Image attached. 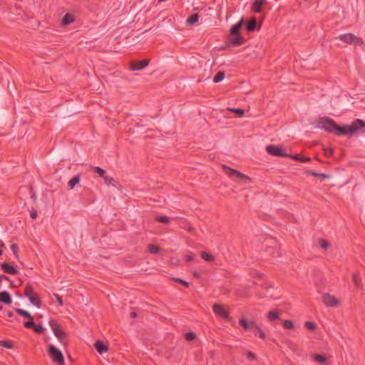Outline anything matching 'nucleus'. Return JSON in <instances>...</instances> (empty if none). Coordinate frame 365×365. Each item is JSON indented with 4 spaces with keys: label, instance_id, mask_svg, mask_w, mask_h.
Segmentation results:
<instances>
[{
    "label": "nucleus",
    "instance_id": "f257e3e1",
    "mask_svg": "<svg viewBox=\"0 0 365 365\" xmlns=\"http://www.w3.org/2000/svg\"><path fill=\"white\" fill-rule=\"evenodd\" d=\"M243 24V19H241L230 29V46H239L244 43L245 38L241 34Z\"/></svg>",
    "mask_w": 365,
    "mask_h": 365
},
{
    "label": "nucleus",
    "instance_id": "f03ea898",
    "mask_svg": "<svg viewBox=\"0 0 365 365\" xmlns=\"http://www.w3.org/2000/svg\"><path fill=\"white\" fill-rule=\"evenodd\" d=\"M341 133L344 135H354L364 133L365 123L360 119H356L351 125L342 126Z\"/></svg>",
    "mask_w": 365,
    "mask_h": 365
},
{
    "label": "nucleus",
    "instance_id": "7ed1b4c3",
    "mask_svg": "<svg viewBox=\"0 0 365 365\" xmlns=\"http://www.w3.org/2000/svg\"><path fill=\"white\" fill-rule=\"evenodd\" d=\"M320 127L328 132L335 133L337 135H342L341 130V126L336 125L334 120L331 119H324L320 123Z\"/></svg>",
    "mask_w": 365,
    "mask_h": 365
},
{
    "label": "nucleus",
    "instance_id": "20e7f679",
    "mask_svg": "<svg viewBox=\"0 0 365 365\" xmlns=\"http://www.w3.org/2000/svg\"><path fill=\"white\" fill-rule=\"evenodd\" d=\"M48 354L52 360L58 365L64 364V357L62 352L55 346L50 345L48 350Z\"/></svg>",
    "mask_w": 365,
    "mask_h": 365
},
{
    "label": "nucleus",
    "instance_id": "39448f33",
    "mask_svg": "<svg viewBox=\"0 0 365 365\" xmlns=\"http://www.w3.org/2000/svg\"><path fill=\"white\" fill-rule=\"evenodd\" d=\"M230 179L242 185L251 182V179L249 177L231 168H230Z\"/></svg>",
    "mask_w": 365,
    "mask_h": 365
},
{
    "label": "nucleus",
    "instance_id": "423d86ee",
    "mask_svg": "<svg viewBox=\"0 0 365 365\" xmlns=\"http://www.w3.org/2000/svg\"><path fill=\"white\" fill-rule=\"evenodd\" d=\"M49 325L58 341L61 344H65L64 338L66 333L62 330L59 324L56 321L51 319L49 322Z\"/></svg>",
    "mask_w": 365,
    "mask_h": 365
},
{
    "label": "nucleus",
    "instance_id": "0eeeda50",
    "mask_svg": "<svg viewBox=\"0 0 365 365\" xmlns=\"http://www.w3.org/2000/svg\"><path fill=\"white\" fill-rule=\"evenodd\" d=\"M339 38L349 44L360 46L364 43V41L361 38L354 35L353 34H341L339 36Z\"/></svg>",
    "mask_w": 365,
    "mask_h": 365
},
{
    "label": "nucleus",
    "instance_id": "6e6552de",
    "mask_svg": "<svg viewBox=\"0 0 365 365\" xmlns=\"http://www.w3.org/2000/svg\"><path fill=\"white\" fill-rule=\"evenodd\" d=\"M322 302L327 307H336L340 305V300L335 296L329 294H324L322 295Z\"/></svg>",
    "mask_w": 365,
    "mask_h": 365
},
{
    "label": "nucleus",
    "instance_id": "1a4fd4ad",
    "mask_svg": "<svg viewBox=\"0 0 365 365\" xmlns=\"http://www.w3.org/2000/svg\"><path fill=\"white\" fill-rule=\"evenodd\" d=\"M25 295L29 299L30 302L37 307H40L41 302L38 295L33 291L30 286H27L25 289Z\"/></svg>",
    "mask_w": 365,
    "mask_h": 365
},
{
    "label": "nucleus",
    "instance_id": "9d476101",
    "mask_svg": "<svg viewBox=\"0 0 365 365\" xmlns=\"http://www.w3.org/2000/svg\"><path fill=\"white\" fill-rule=\"evenodd\" d=\"M266 150L269 154H271L274 156H281V157L288 156V155L286 153L285 149L282 147L272 145H268L266 148Z\"/></svg>",
    "mask_w": 365,
    "mask_h": 365
},
{
    "label": "nucleus",
    "instance_id": "9b49d317",
    "mask_svg": "<svg viewBox=\"0 0 365 365\" xmlns=\"http://www.w3.org/2000/svg\"><path fill=\"white\" fill-rule=\"evenodd\" d=\"M212 310L216 315L223 319H227V309L225 307L222 306L220 304H215L212 307Z\"/></svg>",
    "mask_w": 365,
    "mask_h": 365
},
{
    "label": "nucleus",
    "instance_id": "f8f14e48",
    "mask_svg": "<svg viewBox=\"0 0 365 365\" xmlns=\"http://www.w3.org/2000/svg\"><path fill=\"white\" fill-rule=\"evenodd\" d=\"M149 63L148 59H144L140 61H133L130 63V69L132 71H140L145 68Z\"/></svg>",
    "mask_w": 365,
    "mask_h": 365
},
{
    "label": "nucleus",
    "instance_id": "ddd939ff",
    "mask_svg": "<svg viewBox=\"0 0 365 365\" xmlns=\"http://www.w3.org/2000/svg\"><path fill=\"white\" fill-rule=\"evenodd\" d=\"M94 346L98 351V352L101 354L106 353L108 350V346L101 341H97L94 344Z\"/></svg>",
    "mask_w": 365,
    "mask_h": 365
},
{
    "label": "nucleus",
    "instance_id": "4468645a",
    "mask_svg": "<svg viewBox=\"0 0 365 365\" xmlns=\"http://www.w3.org/2000/svg\"><path fill=\"white\" fill-rule=\"evenodd\" d=\"M246 29L248 31L251 32L255 30H259L260 25H257L256 19L253 18L246 24Z\"/></svg>",
    "mask_w": 365,
    "mask_h": 365
},
{
    "label": "nucleus",
    "instance_id": "2eb2a0df",
    "mask_svg": "<svg viewBox=\"0 0 365 365\" xmlns=\"http://www.w3.org/2000/svg\"><path fill=\"white\" fill-rule=\"evenodd\" d=\"M1 268L6 273L10 274H15L17 273V270L15 269V267L6 262H4L1 264Z\"/></svg>",
    "mask_w": 365,
    "mask_h": 365
},
{
    "label": "nucleus",
    "instance_id": "dca6fc26",
    "mask_svg": "<svg viewBox=\"0 0 365 365\" xmlns=\"http://www.w3.org/2000/svg\"><path fill=\"white\" fill-rule=\"evenodd\" d=\"M0 301L8 304H11L12 302L10 295L6 292H0Z\"/></svg>",
    "mask_w": 365,
    "mask_h": 365
},
{
    "label": "nucleus",
    "instance_id": "f3484780",
    "mask_svg": "<svg viewBox=\"0 0 365 365\" xmlns=\"http://www.w3.org/2000/svg\"><path fill=\"white\" fill-rule=\"evenodd\" d=\"M267 3L266 0H256L253 4V9L256 12H260L262 6Z\"/></svg>",
    "mask_w": 365,
    "mask_h": 365
},
{
    "label": "nucleus",
    "instance_id": "a211bd4d",
    "mask_svg": "<svg viewBox=\"0 0 365 365\" xmlns=\"http://www.w3.org/2000/svg\"><path fill=\"white\" fill-rule=\"evenodd\" d=\"M73 21L74 19L73 16L70 14H66L62 19L61 24L63 26H66L73 22Z\"/></svg>",
    "mask_w": 365,
    "mask_h": 365
},
{
    "label": "nucleus",
    "instance_id": "6ab92c4d",
    "mask_svg": "<svg viewBox=\"0 0 365 365\" xmlns=\"http://www.w3.org/2000/svg\"><path fill=\"white\" fill-rule=\"evenodd\" d=\"M103 179L104 180L105 183H106L108 185H112L113 187L118 186L117 181L110 176L106 175Z\"/></svg>",
    "mask_w": 365,
    "mask_h": 365
},
{
    "label": "nucleus",
    "instance_id": "aec40b11",
    "mask_svg": "<svg viewBox=\"0 0 365 365\" xmlns=\"http://www.w3.org/2000/svg\"><path fill=\"white\" fill-rule=\"evenodd\" d=\"M80 182V177L78 175L73 177L68 182L70 189H73L76 185Z\"/></svg>",
    "mask_w": 365,
    "mask_h": 365
},
{
    "label": "nucleus",
    "instance_id": "412c9836",
    "mask_svg": "<svg viewBox=\"0 0 365 365\" xmlns=\"http://www.w3.org/2000/svg\"><path fill=\"white\" fill-rule=\"evenodd\" d=\"M250 275L256 279H264V274L258 271L253 270L250 272Z\"/></svg>",
    "mask_w": 365,
    "mask_h": 365
},
{
    "label": "nucleus",
    "instance_id": "4be33fe9",
    "mask_svg": "<svg viewBox=\"0 0 365 365\" xmlns=\"http://www.w3.org/2000/svg\"><path fill=\"white\" fill-rule=\"evenodd\" d=\"M313 358L314 359V360L316 361H317L318 363H320V364H326L327 362V359L323 355H320V354H313Z\"/></svg>",
    "mask_w": 365,
    "mask_h": 365
},
{
    "label": "nucleus",
    "instance_id": "5701e85b",
    "mask_svg": "<svg viewBox=\"0 0 365 365\" xmlns=\"http://www.w3.org/2000/svg\"><path fill=\"white\" fill-rule=\"evenodd\" d=\"M200 255L202 258L207 262H212L214 260V257L210 253L201 252Z\"/></svg>",
    "mask_w": 365,
    "mask_h": 365
},
{
    "label": "nucleus",
    "instance_id": "b1692460",
    "mask_svg": "<svg viewBox=\"0 0 365 365\" xmlns=\"http://www.w3.org/2000/svg\"><path fill=\"white\" fill-rule=\"evenodd\" d=\"M16 312L19 314H20V315H21V316H24V317H27V318H29V319L33 320V317H32V316L31 315V314H30L29 312H28L27 311H25V310L22 309H16Z\"/></svg>",
    "mask_w": 365,
    "mask_h": 365
},
{
    "label": "nucleus",
    "instance_id": "393cba45",
    "mask_svg": "<svg viewBox=\"0 0 365 365\" xmlns=\"http://www.w3.org/2000/svg\"><path fill=\"white\" fill-rule=\"evenodd\" d=\"M230 111L234 113L239 118L243 117L245 114V111L240 108H230Z\"/></svg>",
    "mask_w": 365,
    "mask_h": 365
},
{
    "label": "nucleus",
    "instance_id": "a878e982",
    "mask_svg": "<svg viewBox=\"0 0 365 365\" xmlns=\"http://www.w3.org/2000/svg\"><path fill=\"white\" fill-rule=\"evenodd\" d=\"M279 313L276 310H272L270 311L268 314V319L270 320H275L279 318Z\"/></svg>",
    "mask_w": 365,
    "mask_h": 365
},
{
    "label": "nucleus",
    "instance_id": "bb28decb",
    "mask_svg": "<svg viewBox=\"0 0 365 365\" xmlns=\"http://www.w3.org/2000/svg\"><path fill=\"white\" fill-rule=\"evenodd\" d=\"M225 72L219 71L217 73V75L214 77L213 81L215 83H218V82H220L221 81H222L225 78Z\"/></svg>",
    "mask_w": 365,
    "mask_h": 365
},
{
    "label": "nucleus",
    "instance_id": "cd10ccee",
    "mask_svg": "<svg viewBox=\"0 0 365 365\" xmlns=\"http://www.w3.org/2000/svg\"><path fill=\"white\" fill-rule=\"evenodd\" d=\"M352 280L358 288H360L361 287V282L359 277H358L357 274L354 273L352 274Z\"/></svg>",
    "mask_w": 365,
    "mask_h": 365
},
{
    "label": "nucleus",
    "instance_id": "c85d7f7f",
    "mask_svg": "<svg viewBox=\"0 0 365 365\" xmlns=\"http://www.w3.org/2000/svg\"><path fill=\"white\" fill-rule=\"evenodd\" d=\"M309 174H310L312 175H314V176L319 177L321 179H328V178H331L330 175H326V174H318V173H317L316 172H314L313 170H309Z\"/></svg>",
    "mask_w": 365,
    "mask_h": 365
},
{
    "label": "nucleus",
    "instance_id": "c756f323",
    "mask_svg": "<svg viewBox=\"0 0 365 365\" xmlns=\"http://www.w3.org/2000/svg\"><path fill=\"white\" fill-rule=\"evenodd\" d=\"M283 326L285 329H293L294 327V323L291 320H284L283 322Z\"/></svg>",
    "mask_w": 365,
    "mask_h": 365
},
{
    "label": "nucleus",
    "instance_id": "7c9ffc66",
    "mask_svg": "<svg viewBox=\"0 0 365 365\" xmlns=\"http://www.w3.org/2000/svg\"><path fill=\"white\" fill-rule=\"evenodd\" d=\"M198 20V16L197 14H193L190 18L187 19V24H194L195 22H197Z\"/></svg>",
    "mask_w": 365,
    "mask_h": 365
},
{
    "label": "nucleus",
    "instance_id": "2f4dec72",
    "mask_svg": "<svg viewBox=\"0 0 365 365\" xmlns=\"http://www.w3.org/2000/svg\"><path fill=\"white\" fill-rule=\"evenodd\" d=\"M256 334H259V336L262 338V339H265L266 338V334L265 333L260 329V327L258 326V327H256V328L254 329L253 331Z\"/></svg>",
    "mask_w": 365,
    "mask_h": 365
},
{
    "label": "nucleus",
    "instance_id": "473e14b6",
    "mask_svg": "<svg viewBox=\"0 0 365 365\" xmlns=\"http://www.w3.org/2000/svg\"><path fill=\"white\" fill-rule=\"evenodd\" d=\"M254 284L255 285L261 287L262 289H267V287H271V284H269L268 282H264L263 283H259L257 280L254 281Z\"/></svg>",
    "mask_w": 365,
    "mask_h": 365
},
{
    "label": "nucleus",
    "instance_id": "72a5a7b5",
    "mask_svg": "<svg viewBox=\"0 0 365 365\" xmlns=\"http://www.w3.org/2000/svg\"><path fill=\"white\" fill-rule=\"evenodd\" d=\"M155 220L159 222H161V223H165V224H168L170 222V219L168 217H165V216H160V217H157L155 218Z\"/></svg>",
    "mask_w": 365,
    "mask_h": 365
},
{
    "label": "nucleus",
    "instance_id": "f704fd0d",
    "mask_svg": "<svg viewBox=\"0 0 365 365\" xmlns=\"http://www.w3.org/2000/svg\"><path fill=\"white\" fill-rule=\"evenodd\" d=\"M94 170L96 173H98L102 178H103L106 175V173H105V171L99 168V167H95L94 168Z\"/></svg>",
    "mask_w": 365,
    "mask_h": 365
},
{
    "label": "nucleus",
    "instance_id": "c9c22d12",
    "mask_svg": "<svg viewBox=\"0 0 365 365\" xmlns=\"http://www.w3.org/2000/svg\"><path fill=\"white\" fill-rule=\"evenodd\" d=\"M319 245L324 250H327L329 247V243L322 239L319 240Z\"/></svg>",
    "mask_w": 365,
    "mask_h": 365
},
{
    "label": "nucleus",
    "instance_id": "e433bc0d",
    "mask_svg": "<svg viewBox=\"0 0 365 365\" xmlns=\"http://www.w3.org/2000/svg\"><path fill=\"white\" fill-rule=\"evenodd\" d=\"M240 324L245 329H250V324H249V321L246 320V319H241L240 320Z\"/></svg>",
    "mask_w": 365,
    "mask_h": 365
},
{
    "label": "nucleus",
    "instance_id": "4c0bfd02",
    "mask_svg": "<svg viewBox=\"0 0 365 365\" xmlns=\"http://www.w3.org/2000/svg\"><path fill=\"white\" fill-rule=\"evenodd\" d=\"M149 250L151 253H158L159 252V247L156 245H151L149 246Z\"/></svg>",
    "mask_w": 365,
    "mask_h": 365
},
{
    "label": "nucleus",
    "instance_id": "58836bf2",
    "mask_svg": "<svg viewBox=\"0 0 365 365\" xmlns=\"http://www.w3.org/2000/svg\"><path fill=\"white\" fill-rule=\"evenodd\" d=\"M0 346H4L7 349H11L13 346L6 341H0Z\"/></svg>",
    "mask_w": 365,
    "mask_h": 365
},
{
    "label": "nucleus",
    "instance_id": "ea45409f",
    "mask_svg": "<svg viewBox=\"0 0 365 365\" xmlns=\"http://www.w3.org/2000/svg\"><path fill=\"white\" fill-rule=\"evenodd\" d=\"M185 339L187 341H192L195 339V334L192 332L187 333L185 334Z\"/></svg>",
    "mask_w": 365,
    "mask_h": 365
},
{
    "label": "nucleus",
    "instance_id": "a19ab883",
    "mask_svg": "<svg viewBox=\"0 0 365 365\" xmlns=\"http://www.w3.org/2000/svg\"><path fill=\"white\" fill-rule=\"evenodd\" d=\"M11 250L12 252L14 253V255H16V257H18L17 252H18L19 248H18L17 245H11Z\"/></svg>",
    "mask_w": 365,
    "mask_h": 365
},
{
    "label": "nucleus",
    "instance_id": "79ce46f5",
    "mask_svg": "<svg viewBox=\"0 0 365 365\" xmlns=\"http://www.w3.org/2000/svg\"><path fill=\"white\" fill-rule=\"evenodd\" d=\"M305 326L309 329H314L315 328V324L312 322H307Z\"/></svg>",
    "mask_w": 365,
    "mask_h": 365
},
{
    "label": "nucleus",
    "instance_id": "37998d69",
    "mask_svg": "<svg viewBox=\"0 0 365 365\" xmlns=\"http://www.w3.org/2000/svg\"><path fill=\"white\" fill-rule=\"evenodd\" d=\"M324 154L327 156H331L333 153V149L332 148H324Z\"/></svg>",
    "mask_w": 365,
    "mask_h": 365
},
{
    "label": "nucleus",
    "instance_id": "c03bdc74",
    "mask_svg": "<svg viewBox=\"0 0 365 365\" xmlns=\"http://www.w3.org/2000/svg\"><path fill=\"white\" fill-rule=\"evenodd\" d=\"M24 326L28 328H34V323L31 319H30L29 322H27L24 323Z\"/></svg>",
    "mask_w": 365,
    "mask_h": 365
},
{
    "label": "nucleus",
    "instance_id": "a18cd8bd",
    "mask_svg": "<svg viewBox=\"0 0 365 365\" xmlns=\"http://www.w3.org/2000/svg\"><path fill=\"white\" fill-rule=\"evenodd\" d=\"M249 324L250 329H253V330L256 328V327H258L257 324L254 320L249 321Z\"/></svg>",
    "mask_w": 365,
    "mask_h": 365
},
{
    "label": "nucleus",
    "instance_id": "49530a36",
    "mask_svg": "<svg viewBox=\"0 0 365 365\" xmlns=\"http://www.w3.org/2000/svg\"><path fill=\"white\" fill-rule=\"evenodd\" d=\"M34 329L37 333H41L44 330V328L41 325L38 327L34 326Z\"/></svg>",
    "mask_w": 365,
    "mask_h": 365
},
{
    "label": "nucleus",
    "instance_id": "de8ad7c7",
    "mask_svg": "<svg viewBox=\"0 0 365 365\" xmlns=\"http://www.w3.org/2000/svg\"><path fill=\"white\" fill-rule=\"evenodd\" d=\"M175 280L176 282H178L181 283L182 284H183L185 287H188L189 286V283L187 282H186V281H184V280L180 279H175Z\"/></svg>",
    "mask_w": 365,
    "mask_h": 365
},
{
    "label": "nucleus",
    "instance_id": "09e8293b",
    "mask_svg": "<svg viewBox=\"0 0 365 365\" xmlns=\"http://www.w3.org/2000/svg\"><path fill=\"white\" fill-rule=\"evenodd\" d=\"M185 259L187 262L192 261L193 259V257L191 255H187L185 256Z\"/></svg>",
    "mask_w": 365,
    "mask_h": 365
},
{
    "label": "nucleus",
    "instance_id": "8fccbe9b",
    "mask_svg": "<svg viewBox=\"0 0 365 365\" xmlns=\"http://www.w3.org/2000/svg\"><path fill=\"white\" fill-rule=\"evenodd\" d=\"M54 297H56V299H57V300H58V302L59 304H60L61 306H62V305H63V301H62V299H61V297L60 296H58V294H54Z\"/></svg>",
    "mask_w": 365,
    "mask_h": 365
},
{
    "label": "nucleus",
    "instance_id": "3c124183",
    "mask_svg": "<svg viewBox=\"0 0 365 365\" xmlns=\"http://www.w3.org/2000/svg\"><path fill=\"white\" fill-rule=\"evenodd\" d=\"M288 156L292 158H293V159H294V160H297L300 161L301 157L299 155H288Z\"/></svg>",
    "mask_w": 365,
    "mask_h": 365
},
{
    "label": "nucleus",
    "instance_id": "603ef678",
    "mask_svg": "<svg viewBox=\"0 0 365 365\" xmlns=\"http://www.w3.org/2000/svg\"><path fill=\"white\" fill-rule=\"evenodd\" d=\"M31 217L33 219H35L37 217V213H36V212L34 210L31 211Z\"/></svg>",
    "mask_w": 365,
    "mask_h": 365
},
{
    "label": "nucleus",
    "instance_id": "864d4df0",
    "mask_svg": "<svg viewBox=\"0 0 365 365\" xmlns=\"http://www.w3.org/2000/svg\"><path fill=\"white\" fill-rule=\"evenodd\" d=\"M311 160V158H305V157H301L300 161L302 162H309Z\"/></svg>",
    "mask_w": 365,
    "mask_h": 365
},
{
    "label": "nucleus",
    "instance_id": "5fc2aeb1",
    "mask_svg": "<svg viewBox=\"0 0 365 365\" xmlns=\"http://www.w3.org/2000/svg\"><path fill=\"white\" fill-rule=\"evenodd\" d=\"M130 317H131L134 318V317H136V313H135V312H131V313L130 314Z\"/></svg>",
    "mask_w": 365,
    "mask_h": 365
},
{
    "label": "nucleus",
    "instance_id": "6e6d98bb",
    "mask_svg": "<svg viewBox=\"0 0 365 365\" xmlns=\"http://www.w3.org/2000/svg\"><path fill=\"white\" fill-rule=\"evenodd\" d=\"M248 356H249L250 358H252V359L255 358V355H254V354H252V353H250V354H248Z\"/></svg>",
    "mask_w": 365,
    "mask_h": 365
},
{
    "label": "nucleus",
    "instance_id": "4d7b16f0",
    "mask_svg": "<svg viewBox=\"0 0 365 365\" xmlns=\"http://www.w3.org/2000/svg\"><path fill=\"white\" fill-rule=\"evenodd\" d=\"M8 315H9V317H11V316H12V314H11V312H9V313L8 314Z\"/></svg>",
    "mask_w": 365,
    "mask_h": 365
},
{
    "label": "nucleus",
    "instance_id": "13d9d810",
    "mask_svg": "<svg viewBox=\"0 0 365 365\" xmlns=\"http://www.w3.org/2000/svg\"><path fill=\"white\" fill-rule=\"evenodd\" d=\"M166 0H159V1H165Z\"/></svg>",
    "mask_w": 365,
    "mask_h": 365
},
{
    "label": "nucleus",
    "instance_id": "bf43d9fd",
    "mask_svg": "<svg viewBox=\"0 0 365 365\" xmlns=\"http://www.w3.org/2000/svg\"><path fill=\"white\" fill-rule=\"evenodd\" d=\"M2 254V251L0 250V255Z\"/></svg>",
    "mask_w": 365,
    "mask_h": 365
}]
</instances>
